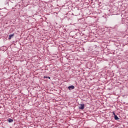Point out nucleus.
Here are the masks:
<instances>
[{"mask_svg":"<svg viewBox=\"0 0 128 128\" xmlns=\"http://www.w3.org/2000/svg\"><path fill=\"white\" fill-rule=\"evenodd\" d=\"M113 114H114V116H116V114L114 113V112H113Z\"/></svg>","mask_w":128,"mask_h":128,"instance_id":"1a4fd4ad","label":"nucleus"},{"mask_svg":"<svg viewBox=\"0 0 128 128\" xmlns=\"http://www.w3.org/2000/svg\"><path fill=\"white\" fill-rule=\"evenodd\" d=\"M8 4V1L6 3H5V4Z\"/></svg>","mask_w":128,"mask_h":128,"instance_id":"6e6552de","label":"nucleus"},{"mask_svg":"<svg viewBox=\"0 0 128 128\" xmlns=\"http://www.w3.org/2000/svg\"><path fill=\"white\" fill-rule=\"evenodd\" d=\"M8 122H14V120L12 119H8Z\"/></svg>","mask_w":128,"mask_h":128,"instance_id":"423d86ee","label":"nucleus"},{"mask_svg":"<svg viewBox=\"0 0 128 128\" xmlns=\"http://www.w3.org/2000/svg\"><path fill=\"white\" fill-rule=\"evenodd\" d=\"M44 78H49V80H50V77L44 76Z\"/></svg>","mask_w":128,"mask_h":128,"instance_id":"0eeeda50","label":"nucleus"},{"mask_svg":"<svg viewBox=\"0 0 128 128\" xmlns=\"http://www.w3.org/2000/svg\"><path fill=\"white\" fill-rule=\"evenodd\" d=\"M84 104H80V106H79V110H84Z\"/></svg>","mask_w":128,"mask_h":128,"instance_id":"f03ea898","label":"nucleus"},{"mask_svg":"<svg viewBox=\"0 0 128 128\" xmlns=\"http://www.w3.org/2000/svg\"><path fill=\"white\" fill-rule=\"evenodd\" d=\"M114 120H119V118L118 116L114 115Z\"/></svg>","mask_w":128,"mask_h":128,"instance_id":"39448f33","label":"nucleus"},{"mask_svg":"<svg viewBox=\"0 0 128 128\" xmlns=\"http://www.w3.org/2000/svg\"><path fill=\"white\" fill-rule=\"evenodd\" d=\"M68 90H74V86H69L68 87Z\"/></svg>","mask_w":128,"mask_h":128,"instance_id":"7ed1b4c3","label":"nucleus"},{"mask_svg":"<svg viewBox=\"0 0 128 128\" xmlns=\"http://www.w3.org/2000/svg\"><path fill=\"white\" fill-rule=\"evenodd\" d=\"M14 36V34H12L9 35V39L10 40V38H12V36Z\"/></svg>","mask_w":128,"mask_h":128,"instance_id":"20e7f679","label":"nucleus"},{"mask_svg":"<svg viewBox=\"0 0 128 128\" xmlns=\"http://www.w3.org/2000/svg\"><path fill=\"white\" fill-rule=\"evenodd\" d=\"M22 6H28V0H22Z\"/></svg>","mask_w":128,"mask_h":128,"instance_id":"f257e3e1","label":"nucleus"}]
</instances>
